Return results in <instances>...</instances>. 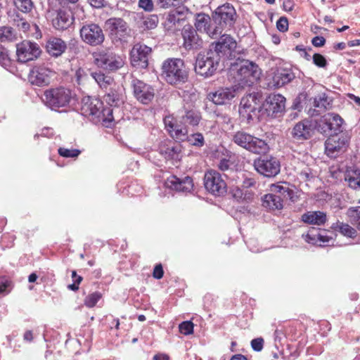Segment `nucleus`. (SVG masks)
<instances>
[{"mask_svg": "<svg viewBox=\"0 0 360 360\" xmlns=\"http://www.w3.org/2000/svg\"><path fill=\"white\" fill-rule=\"evenodd\" d=\"M232 165L229 160L222 159L218 164V168L224 172H227L228 174H224V176L227 179H231L232 181H235L237 184V179L235 177L236 176L238 179V176H237V172L231 168Z\"/></svg>", "mask_w": 360, "mask_h": 360, "instance_id": "nucleus-38", "label": "nucleus"}, {"mask_svg": "<svg viewBox=\"0 0 360 360\" xmlns=\"http://www.w3.org/2000/svg\"><path fill=\"white\" fill-rule=\"evenodd\" d=\"M204 184L205 188L215 195L225 193L228 186L220 174L215 170H210L205 173Z\"/></svg>", "mask_w": 360, "mask_h": 360, "instance_id": "nucleus-11", "label": "nucleus"}, {"mask_svg": "<svg viewBox=\"0 0 360 360\" xmlns=\"http://www.w3.org/2000/svg\"><path fill=\"white\" fill-rule=\"evenodd\" d=\"M253 165L258 173L266 177L276 176L281 169L279 161L272 156L258 158L254 160Z\"/></svg>", "mask_w": 360, "mask_h": 360, "instance_id": "nucleus-10", "label": "nucleus"}, {"mask_svg": "<svg viewBox=\"0 0 360 360\" xmlns=\"http://www.w3.org/2000/svg\"><path fill=\"white\" fill-rule=\"evenodd\" d=\"M201 120L200 113L195 110H191L186 112L181 117V122L188 123L192 126H197Z\"/></svg>", "mask_w": 360, "mask_h": 360, "instance_id": "nucleus-40", "label": "nucleus"}, {"mask_svg": "<svg viewBox=\"0 0 360 360\" xmlns=\"http://www.w3.org/2000/svg\"><path fill=\"white\" fill-rule=\"evenodd\" d=\"M252 348L256 352H260L263 349L264 340L262 338L253 339L251 341Z\"/></svg>", "mask_w": 360, "mask_h": 360, "instance_id": "nucleus-56", "label": "nucleus"}, {"mask_svg": "<svg viewBox=\"0 0 360 360\" xmlns=\"http://www.w3.org/2000/svg\"><path fill=\"white\" fill-rule=\"evenodd\" d=\"M86 75L84 73V71L82 69H79L77 70L75 73V77L77 79V82L79 84L84 82V78Z\"/></svg>", "mask_w": 360, "mask_h": 360, "instance_id": "nucleus-63", "label": "nucleus"}, {"mask_svg": "<svg viewBox=\"0 0 360 360\" xmlns=\"http://www.w3.org/2000/svg\"><path fill=\"white\" fill-rule=\"evenodd\" d=\"M182 35L186 49H198L202 44V41L198 35L196 30L190 26L184 28Z\"/></svg>", "mask_w": 360, "mask_h": 360, "instance_id": "nucleus-28", "label": "nucleus"}, {"mask_svg": "<svg viewBox=\"0 0 360 360\" xmlns=\"http://www.w3.org/2000/svg\"><path fill=\"white\" fill-rule=\"evenodd\" d=\"M163 269L161 264H158L155 266L153 270V276L154 278L157 279H160L163 276Z\"/></svg>", "mask_w": 360, "mask_h": 360, "instance_id": "nucleus-60", "label": "nucleus"}, {"mask_svg": "<svg viewBox=\"0 0 360 360\" xmlns=\"http://www.w3.org/2000/svg\"><path fill=\"white\" fill-rule=\"evenodd\" d=\"M225 27V25H222L221 23H216L212 20L210 23V27L207 34L212 38H217L222 33Z\"/></svg>", "mask_w": 360, "mask_h": 360, "instance_id": "nucleus-44", "label": "nucleus"}, {"mask_svg": "<svg viewBox=\"0 0 360 360\" xmlns=\"http://www.w3.org/2000/svg\"><path fill=\"white\" fill-rule=\"evenodd\" d=\"M177 3L176 0H158V4L161 8H167L172 6H176Z\"/></svg>", "mask_w": 360, "mask_h": 360, "instance_id": "nucleus-62", "label": "nucleus"}, {"mask_svg": "<svg viewBox=\"0 0 360 360\" xmlns=\"http://www.w3.org/2000/svg\"><path fill=\"white\" fill-rule=\"evenodd\" d=\"M73 21V18L69 11L60 9L57 11L56 17L53 19V27L59 30L69 27Z\"/></svg>", "mask_w": 360, "mask_h": 360, "instance_id": "nucleus-29", "label": "nucleus"}, {"mask_svg": "<svg viewBox=\"0 0 360 360\" xmlns=\"http://www.w3.org/2000/svg\"><path fill=\"white\" fill-rule=\"evenodd\" d=\"M186 139L190 144L197 147H202L205 143L204 137L200 133L193 134L189 136L186 135Z\"/></svg>", "mask_w": 360, "mask_h": 360, "instance_id": "nucleus-45", "label": "nucleus"}, {"mask_svg": "<svg viewBox=\"0 0 360 360\" xmlns=\"http://www.w3.org/2000/svg\"><path fill=\"white\" fill-rule=\"evenodd\" d=\"M162 76L168 84L179 85L187 81L188 71L181 59L168 58L162 63Z\"/></svg>", "mask_w": 360, "mask_h": 360, "instance_id": "nucleus-3", "label": "nucleus"}, {"mask_svg": "<svg viewBox=\"0 0 360 360\" xmlns=\"http://www.w3.org/2000/svg\"><path fill=\"white\" fill-rule=\"evenodd\" d=\"M210 22L211 19L208 15L205 13H198L196 15L195 26L197 30L207 33Z\"/></svg>", "mask_w": 360, "mask_h": 360, "instance_id": "nucleus-39", "label": "nucleus"}, {"mask_svg": "<svg viewBox=\"0 0 360 360\" xmlns=\"http://www.w3.org/2000/svg\"><path fill=\"white\" fill-rule=\"evenodd\" d=\"M95 60L98 67L110 71L120 69L124 63L123 58L110 49H106L98 53Z\"/></svg>", "mask_w": 360, "mask_h": 360, "instance_id": "nucleus-8", "label": "nucleus"}, {"mask_svg": "<svg viewBox=\"0 0 360 360\" xmlns=\"http://www.w3.org/2000/svg\"><path fill=\"white\" fill-rule=\"evenodd\" d=\"M219 60L217 53L212 49L200 52L196 58L195 71L201 76L210 77L215 72Z\"/></svg>", "mask_w": 360, "mask_h": 360, "instance_id": "nucleus-6", "label": "nucleus"}, {"mask_svg": "<svg viewBox=\"0 0 360 360\" xmlns=\"http://www.w3.org/2000/svg\"><path fill=\"white\" fill-rule=\"evenodd\" d=\"M332 227L345 236L354 238L356 236V231L347 224L338 221L334 224Z\"/></svg>", "mask_w": 360, "mask_h": 360, "instance_id": "nucleus-41", "label": "nucleus"}, {"mask_svg": "<svg viewBox=\"0 0 360 360\" xmlns=\"http://www.w3.org/2000/svg\"><path fill=\"white\" fill-rule=\"evenodd\" d=\"M158 22V18L157 15H152L150 18L145 20L144 24L148 29L155 28Z\"/></svg>", "mask_w": 360, "mask_h": 360, "instance_id": "nucleus-58", "label": "nucleus"}, {"mask_svg": "<svg viewBox=\"0 0 360 360\" xmlns=\"http://www.w3.org/2000/svg\"><path fill=\"white\" fill-rule=\"evenodd\" d=\"M39 46L30 41H23L17 44L16 53L18 60L26 63L37 58L41 54Z\"/></svg>", "mask_w": 360, "mask_h": 360, "instance_id": "nucleus-15", "label": "nucleus"}, {"mask_svg": "<svg viewBox=\"0 0 360 360\" xmlns=\"http://www.w3.org/2000/svg\"><path fill=\"white\" fill-rule=\"evenodd\" d=\"M312 44L316 47H321L326 43V39L323 37L316 36L311 40Z\"/></svg>", "mask_w": 360, "mask_h": 360, "instance_id": "nucleus-61", "label": "nucleus"}, {"mask_svg": "<svg viewBox=\"0 0 360 360\" xmlns=\"http://www.w3.org/2000/svg\"><path fill=\"white\" fill-rule=\"evenodd\" d=\"M236 46V41L229 34H223L219 41L215 43L212 51L217 53L219 59L221 57L230 59L235 57L234 51Z\"/></svg>", "mask_w": 360, "mask_h": 360, "instance_id": "nucleus-16", "label": "nucleus"}, {"mask_svg": "<svg viewBox=\"0 0 360 360\" xmlns=\"http://www.w3.org/2000/svg\"><path fill=\"white\" fill-rule=\"evenodd\" d=\"M295 78L290 70L278 68L273 72L271 81L269 83L271 88H280L289 83Z\"/></svg>", "mask_w": 360, "mask_h": 360, "instance_id": "nucleus-24", "label": "nucleus"}, {"mask_svg": "<svg viewBox=\"0 0 360 360\" xmlns=\"http://www.w3.org/2000/svg\"><path fill=\"white\" fill-rule=\"evenodd\" d=\"M15 39L14 30L11 27H0V41H12Z\"/></svg>", "mask_w": 360, "mask_h": 360, "instance_id": "nucleus-43", "label": "nucleus"}, {"mask_svg": "<svg viewBox=\"0 0 360 360\" xmlns=\"http://www.w3.org/2000/svg\"><path fill=\"white\" fill-rule=\"evenodd\" d=\"M160 153L165 155L166 159H174L177 157V150L172 146H167L165 149H161Z\"/></svg>", "mask_w": 360, "mask_h": 360, "instance_id": "nucleus-52", "label": "nucleus"}, {"mask_svg": "<svg viewBox=\"0 0 360 360\" xmlns=\"http://www.w3.org/2000/svg\"><path fill=\"white\" fill-rule=\"evenodd\" d=\"M91 75L103 89L108 90V88L115 84L112 77L105 75L101 71L93 72Z\"/></svg>", "mask_w": 360, "mask_h": 360, "instance_id": "nucleus-35", "label": "nucleus"}, {"mask_svg": "<svg viewBox=\"0 0 360 360\" xmlns=\"http://www.w3.org/2000/svg\"><path fill=\"white\" fill-rule=\"evenodd\" d=\"M311 125L308 120L297 123L291 131L292 137L296 141H304L311 136Z\"/></svg>", "mask_w": 360, "mask_h": 360, "instance_id": "nucleus-25", "label": "nucleus"}, {"mask_svg": "<svg viewBox=\"0 0 360 360\" xmlns=\"http://www.w3.org/2000/svg\"><path fill=\"white\" fill-rule=\"evenodd\" d=\"M166 187L179 192H191L193 187V180L189 176L179 179L176 176H172L165 181Z\"/></svg>", "mask_w": 360, "mask_h": 360, "instance_id": "nucleus-23", "label": "nucleus"}, {"mask_svg": "<svg viewBox=\"0 0 360 360\" xmlns=\"http://www.w3.org/2000/svg\"><path fill=\"white\" fill-rule=\"evenodd\" d=\"M55 75L56 72L47 66L37 65L30 70L28 80L32 85L37 86H48Z\"/></svg>", "mask_w": 360, "mask_h": 360, "instance_id": "nucleus-9", "label": "nucleus"}, {"mask_svg": "<svg viewBox=\"0 0 360 360\" xmlns=\"http://www.w3.org/2000/svg\"><path fill=\"white\" fill-rule=\"evenodd\" d=\"M277 29L282 32H284L288 29V21L285 17H281L276 22Z\"/></svg>", "mask_w": 360, "mask_h": 360, "instance_id": "nucleus-55", "label": "nucleus"}, {"mask_svg": "<svg viewBox=\"0 0 360 360\" xmlns=\"http://www.w3.org/2000/svg\"><path fill=\"white\" fill-rule=\"evenodd\" d=\"M179 331L184 335H190L193 332V324L191 321H184L179 326Z\"/></svg>", "mask_w": 360, "mask_h": 360, "instance_id": "nucleus-51", "label": "nucleus"}, {"mask_svg": "<svg viewBox=\"0 0 360 360\" xmlns=\"http://www.w3.org/2000/svg\"><path fill=\"white\" fill-rule=\"evenodd\" d=\"M164 123L167 131L170 136L178 141H184L186 139L188 130L185 126L177 123L176 119L172 116H166L164 119Z\"/></svg>", "mask_w": 360, "mask_h": 360, "instance_id": "nucleus-21", "label": "nucleus"}, {"mask_svg": "<svg viewBox=\"0 0 360 360\" xmlns=\"http://www.w3.org/2000/svg\"><path fill=\"white\" fill-rule=\"evenodd\" d=\"M255 184V181L253 179L249 178L243 180L240 185L245 190H248V188L253 186Z\"/></svg>", "mask_w": 360, "mask_h": 360, "instance_id": "nucleus-64", "label": "nucleus"}, {"mask_svg": "<svg viewBox=\"0 0 360 360\" xmlns=\"http://www.w3.org/2000/svg\"><path fill=\"white\" fill-rule=\"evenodd\" d=\"M236 11L230 4H224L217 8L212 15V19L216 23L231 25L235 21Z\"/></svg>", "mask_w": 360, "mask_h": 360, "instance_id": "nucleus-20", "label": "nucleus"}, {"mask_svg": "<svg viewBox=\"0 0 360 360\" xmlns=\"http://www.w3.org/2000/svg\"><path fill=\"white\" fill-rule=\"evenodd\" d=\"M343 120L337 114L328 113L323 115L318 123V129L322 134H339Z\"/></svg>", "mask_w": 360, "mask_h": 360, "instance_id": "nucleus-14", "label": "nucleus"}, {"mask_svg": "<svg viewBox=\"0 0 360 360\" xmlns=\"http://www.w3.org/2000/svg\"><path fill=\"white\" fill-rule=\"evenodd\" d=\"M231 76L235 88L238 89L246 86H251L257 82L261 75V70L257 65L249 60L243 61L240 65H234L230 70Z\"/></svg>", "mask_w": 360, "mask_h": 360, "instance_id": "nucleus-2", "label": "nucleus"}, {"mask_svg": "<svg viewBox=\"0 0 360 360\" xmlns=\"http://www.w3.org/2000/svg\"><path fill=\"white\" fill-rule=\"evenodd\" d=\"M151 51L150 47L139 43L136 44L130 52L132 65L146 68L148 66V58Z\"/></svg>", "mask_w": 360, "mask_h": 360, "instance_id": "nucleus-17", "label": "nucleus"}, {"mask_svg": "<svg viewBox=\"0 0 360 360\" xmlns=\"http://www.w3.org/2000/svg\"><path fill=\"white\" fill-rule=\"evenodd\" d=\"M113 41L126 42L131 30L127 22L120 18H109L105 22Z\"/></svg>", "mask_w": 360, "mask_h": 360, "instance_id": "nucleus-7", "label": "nucleus"}, {"mask_svg": "<svg viewBox=\"0 0 360 360\" xmlns=\"http://www.w3.org/2000/svg\"><path fill=\"white\" fill-rule=\"evenodd\" d=\"M11 282L4 278L0 277V295H5L8 293L9 290H7V289L10 287Z\"/></svg>", "mask_w": 360, "mask_h": 360, "instance_id": "nucleus-57", "label": "nucleus"}, {"mask_svg": "<svg viewBox=\"0 0 360 360\" xmlns=\"http://www.w3.org/2000/svg\"><path fill=\"white\" fill-rule=\"evenodd\" d=\"M232 141L238 146L255 154H265L269 150V145L264 140L243 131L236 132Z\"/></svg>", "mask_w": 360, "mask_h": 360, "instance_id": "nucleus-5", "label": "nucleus"}, {"mask_svg": "<svg viewBox=\"0 0 360 360\" xmlns=\"http://www.w3.org/2000/svg\"><path fill=\"white\" fill-rule=\"evenodd\" d=\"M271 193L280 197L283 201L292 198V191L285 184V186L280 184H272L270 189Z\"/></svg>", "mask_w": 360, "mask_h": 360, "instance_id": "nucleus-37", "label": "nucleus"}, {"mask_svg": "<svg viewBox=\"0 0 360 360\" xmlns=\"http://www.w3.org/2000/svg\"><path fill=\"white\" fill-rule=\"evenodd\" d=\"M66 48L65 42L59 38L50 39L46 45L47 52L55 57H58L64 53Z\"/></svg>", "mask_w": 360, "mask_h": 360, "instance_id": "nucleus-32", "label": "nucleus"}, {"mask_svg": "<svg viewBox=\"0 0 360 360\" xmlns=\"http://www.w3.org/2000/svg\"><path fill=\"white\" fill-rule=\"evenodd\" d=\"M82 114L88 117L91 121L110 127L114 120L112 109L111 108H103V104L98 98L86 96L82 98Z\"/></svg>", "mask_w": 360, "mask_h": 360, "instance_id": "nucleus-1", "label": "nucleus"}, {"mask_svg": "<svg viewBox=\"0 0 360 360\" xmlns=\"http://www.w3.org/2000/svg\"><path fill=\"white\" fill-rule=\"evenodd\" d=\"M80 153V150L77 149L58 148L59 155L65 158H77Z\"/></svg>", "mask_w": 360, "mask_h": 360, "instance_id": "nucleus-49", "label": "nucleus"}, {"mask_svg": "<svg viewBox=\"0 0 360 360\" xmlns=\"http://www.w3.org/2000/svg\"><path fill=\"white\" fill-rule=\"evenodd\" d=\"M348 142V137L344 133L330 134L325 142V150L328 156L336 158L344 151Z\"/></svg>", "mask_w": 360, "mask_h": 360, "instance_id": "nucleus-13", "label": "nucleus"}, {"mask_svg": "<svg viewBox=\"0 0 360 360\" xmlns=\"http://www.w3.org/2000/svg\"><path fill=\"white\" fill-rule=\"evenodd\" d=\"M80 37L84 42L91 46L100 45L105 39L103 30L94 23L83 25L80 29Z\"/></svg>", "mask_w": 360, "mask_h": 360, "instance_id": "nucleus-12", "label": "nucleus"}, {"mask_svg": "<svg viewBox=\"0 0 360 360\" xmlns=\"http://www.w3.org/2000/svg\"><path fill=\"white\" fill-rule=\"evenodd\" d=\"M105 91L104 99L110 106H119L124 102L123 89L119 85L115 84Z\"/></svg>", "mask_w": 360, "mask_h": 360, "instance_id": "nucleus-27", "label": "nucleus"}, {"mask_svg": "<svg viewBox=\"0 0 360 360\" xmlns=\"http://www.w3.org/2000/svg\"><path fill=\"white\" fill-rule=\"evenodd\" d=\"M307 101L308 105L310 107H314L315 109H317L319 112L328 109L332 104V99H330L325 92L320 93L314 97L309 98Z\"/></svg>", "mask_w": 360, "mask_h": 360, "instance_id": "nucleus-30", "label": "nucleus"}, {"mask_svg": "<svg viewBox=\"0 0 360 360\" xmlns=\"http://www.w3.org/2000/svg\"><path fill=\"white\" fill-rule=\"evenodd\" d=\"M302 221L308 224L321 226L327 221L326 214L321 211H309L302 215Z\"/></svg>", "mask_w": 360, "mask_h": 360, "instance_id": "nucleus-31", "label": "nucleus"}, {"mask_svg": "<svg viewBox=\"0 0 360 360\" xmlns=\"http://www.w3.org/2000/svg\"><path fill=\"white\" fill-rule=\"evenodd\" d=\"M262 205L270 210H280L283 207V201L280 197L271 193L262 198Z\"/></svg>", "mask_w": 360, "mask_h": 360, "instance_id": "nucleus-33", "label": "nucleus"}, {"mask_svg": "<svg viewBox=\"0 0 360 360\" xmlns=\"http://www.w3.org/2000/svg\"><path fill=\"white\" fill-rule=\"evenodd\" d=\"M236 89L221 88L208 94V98L216 105H223L235 97Z\"/></svg>", "mask_w": 360, "mask_h": 360, "instance_id": "nucleus-26", "label": "nucleus"}, {"mask_svg": "<svg viewBox=\"0 0 360 360\" xmlns=\"http://www.w3.org/2000/svg\"><path fill=\"white\" fill-rule=\"evenodd\" d=\"M313 63L319 68H326L327 66V60L320 53H314L312 56Z\"/></svg>", "mask_w": 360, "mask_h": 360, "instance_id": "nucleus-53", "label": "nucleus"}, {"mask_svg": "<svg viewBox=\"0 0 360 360\" xmlns=\"http://www.w3.org/2000/svg\"><path fill=\"white\" fill-rule=\"evenodd\" d=\"M73 97L74 94L70 89L59 86L46 89L41 100L46 107L57 110L68 106Z\"/></svg>", "mask_w": 360, "mask_h": 360, "instance_id": "nucleus-4", "label": "nucleus"}, {"mask_svg": "<svg viewBox=\"0 0 360 360\" xmlns=\"http://www.w3.org/2000/svg\"><path fill=\"white\" fill-rule=\"evenodd\" d=\"M9 62L10 60L7 51L3 48H0V65H7Z\"/></svg>", "mask_w": 360, "mask_h": 360, "instance_id": "nucleus-59", "label": "nucleus"}, {"mask_svg": "<svg viewBox=\"0 0 360 360\" xmlns=\"http://www.w3.org/2000/svg\"><path fill=\"white\" fill-rule=\"evenodd\" d=\"M182 14L183 12L181 11L179 9H174L168 13L166 20L169 24L176 25V23L180 21V15Z\"/></svg>", "mask_w": 360, "mask_h": 360, "instance_id": "nucleus-47", "label": "nucleus"}, {"mask_svg": "<svg viewBox=\"0 0 360 360\" xmlns=\"http://www.w3.org/2000/svg\"><path fill=\"white\" fill-rule=\"evenodd\" d=\"M308 95L307 94H301L299 95V96L295 100L292 108L295 110H300L301 108L303 107V103L304 102V104L308 105V99L307 98Z\"/></svg>", "mask_w": 360, "mask_h": 360, "instance_id": "nucleus-50", "label": "nucleus"}, {"mask_svg": "<svg viewBox=\"0 0 360 360\" xmlns=\"http://www.w3.org/2000/svg\"><path fill=\"white\" fill-rule=\"evenodd\" d=\"M139 6L146 12H152L154 10L153 0H139Z\"/></svg>", "mask_w": 360, "mask_h": 360, "instance_id": "nucleus-54", "label": "nucleus"}, {"mask_svg": "<svg viewBox=\"0 0 360 360\" xmlns=\"http://www.w3.org/2000/svg\"><path fill=\"white\" fill-rule=\"evenodd\" d=\"M347 215L349 221L360 230V206L349 207L347 211Z\"/></svg>", "mask_w": 360, "mask_h": 360, "instance_id": "nucleus-42", "label": "nucleus"}, {"mask_svg": "<svg viewBox=\"0 0 360 360\" xmlns=\"http://www.w3.org/2000/svg\"><path fill=\"white\" fill-rule=\"evenodd\" d=\"M345 180L349 188L360 190V169L350 168L346 171Z\"/></svg>", "mask_w": 360, "mask_h": 360, "instance_id": "nucleus-34", "label": "nucleus"}, {"mask_svg": "<svg viewBox=\"0 0 360 360\" xmlns=\"http://www.w3.org/2000/svg\"><path fill=\"white\" fill-rule=\"evenodd\" d=\"M101 294L98 292H93L89 295L84 300V304L86 307L91 308L94 307L101 299Z\"/></svg>", "mask_w": 360, "mask_h": 360, "instance_id": "nucleus-48", "label": "nucleus"}, {"mask_svg": "<svg viewBox=\"0 0 360 360\" xmlns=\"http://www.w3.org/2000/svg\"><path fill=\"white\" fill-rule=\"evenodd\" d=\"M134 95L143 104H148L154 98L155 92L153 87L141 80L134 79L131 81Z\"/></svg>", "mask_w": 360, "mask_h": 360, "instance_id": "nucleus-18", "label": "nucleus"}, {"mask_svg": "<svg viewBox=\"0 0 360 360\" xmlns=\"http://www.w3.org/2000/svg\"><path fill=\"white\" fill-rule=\"evenodd\" d=\"M230 193L238 200H250L252 198V192L249 190H245L240 185L231 184L229 186Z\"/></svg>", "mask_w": 360, "mask_h": 360, "instance_id": "nucleus-36", "label": "nucleus"}, {"mask_svg": "<svg viewBox=\"0 0 360 360\" xmlns=\"http://www.w3.org/2000/svg\"><path fill=\"white\" fill-rule=\"evenodd\" d=\"M14 4L23 13H28L33 8L32 0H14Z\"/></svg>", "mask_w": 360, "mask_h": 360, "instance_id": "nucleus-46", "label": "nucleus"}, {"mask_svg": "<svg viewBox=\"0 0 360 360\" xmlns=\"http://www.w3.org/2000/svg\"><path fill=\"white\" fill-rule=\"evenodd\" d=\"M257 98L255 95L249 94L241 99L239 113L240 116L246 118L248 120H253V117L257 115L258 106L257 104Z\"/></svg>", "mask_w": 360, "mask_h": 360, "instance_id": "nucleus-19", "label": "nucleus"}, {"mask_svg": "<svg viewBox=\"0 0 360 360\" xmlns=\"http://www.w3.org/2000/svg\"><path fill=\"white\" fill-rule=\"evenodd\" d=\"M285 98L281 94L270 95L266 100L264 108L269 115L276 117L285 109Z\"/></svg>", "mask_w": 360, "mask_h": 360, "instance_id": "nucleus-22", "label": "nucleus"}]
</instances>
